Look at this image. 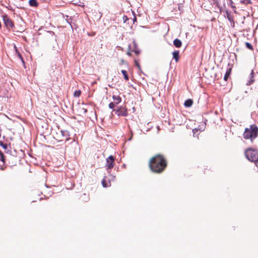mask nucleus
<instances>
[{
	"mask_svg": "<svg viewBox=\"0 0 258 258\" xmlns=\"http://www.w3.org/2000/svg\"><path fill=\"white\" fill-rule=\"evenodd\" d=\"M258 136V127L255 124H252L249 127L246 128L243 136L246 140H250L251 142Z\"/></svg>",
	"mask_w": 258,
	"mask_h": 258,
	"instance_id": "obj_2",
	"label": "nucleus"
},
{
	"mask_svg": "<svg viewBox=\"0 0 258 258\" xmlns=\"http://www.w3.org/2000/svg\"><path fill=\"white\" fill-rule=\"evenodd\" d=\"M253 71H251V74H250V75H252V74H253Z\"/></svg>",
	"mask_w": 258,
	"mask_h": 258,
	"instance_id": "obj_31",
	"label": "nucleus"
},
{
	"mask_svg": "<svg viewBox=\"0 0 258 258\" xmlns=\"http://www.w3.org/2000/svg\"><path fill=\"white\" fill-rule=\"evenodd\" d=\"M3 17L4 24L7 28H12L14 26L13 22L7 15L3 16Z\"/></svg>",
	"mask_w": 258,
	"mask_h": 258,
	"instance_id": "obj_6",
	"label": "nucleus"
},
{
	"mask_svg": "<svg viewBox=\"0 0 258 258\" xmlns=\"http://www.w3.org/2000/svg\"><path fill=\"white\" fill-rule=\"evenodd\" d=\"M114 158L112 155H110L106 159V166L107 169H111L114 166Z\"/></svg>",
	"mask_w": 258,
	"mask_h": 258,
	"instance_id": "obj_5",
	"label": "nucleus"
},
{
	"mask_svg": "<svg viewBox=\"0 0 258 258\" xmlns=\"http://www.w3.org/2000/svg\"><path fill=\"white\" fill-rule=\"evenodd\" d=\"M134 49V50H132L133 51H134L136 54L138 55L140 53V50L137 47V44L135 43V42H133Z\"/></svg>",
	"mask_w": 258,
	"mask_h": 258,
	"instance_id": "obj_11",
	"label": "nucleus"
},
{
	"mask_svg": "<svg viewBox=\"0 0 258 258\" xmlns=\"http://www.w3.org/2000/svg\"><path fill=\"white\" fill-rule=\"evenodd\" d=\"M0 160L3 162L4 165L5 164V156L3 153L0 150Z\"/></svg>",
	"mask_w": 258,
	"mask_h": 258,
	"instance_id": "obj_15",
	"label": "nucleus"
},
{
	"mask_svg": "<svg viewBox=\"0 0 258 258\" xmlns=\"http://www.w3.org/2000/svg\"><path fill=\"white\" fill-rule=\"evenodd\" d=\"M102 184L103 185V187H106L108 186V184H107V181L106 180V179L105 178H104L102 181Z\"/></svg>",
	"mask_w": 258,
	"mask_h": 258,
	"instance_id": "obj_21",
	"label": "nucleus"
},
{
	"mask_svg": "<svg viewBox=\"0 0 258 258\" xmlns=\"http://www.w3.org/2000/svg\"><path fill=\"white\" fill-rule=\"evenodd\" d=\"M29 3L32 7H37L38 6V3L36 0H30Z\"/></svg>",
	"mask_w": 258,
	"mask_h": 258,
	"instance_id": "obj_14",
	"label": "nucleus"
},
{
	"mask_svg": "<svg viewBox=\"0 0 258 258\" xmlns=\"http://www.w3.org/2000/svg\"><path fill=\"white\" fill-rule=\"evenodd\" d=\"M198 131H199V130L197 128H195L193 129V130H192L193 136L194 137H197L198 138V134L197 135L196 134L198 132Z\"/></svg>",
	"mask_w": 258,
	"mask_h": 258,
	"instance_id": "obj_22",
	"label": "nucleus"
},
{
	"mask_svg": "<svg viewBox=\"0 0 258 258\" xmlns=\"http://www.w3.org/2000/svg\"><path fill=\"white\" fill-rule=\"evenodd\" d=\"M136 20H137V18H136V17L135 16H134V19H133L134 23L135 21H136Z\"/></svg>",
	"mask_w": 258,
	"mask_h": 258,
	"instance_id": "obj_28",
	"label": "nucleus"
},
{
	"mask_svg": "<svg viewBox=\"0 0 258 258\" xmlns=\"http://www.w3.org/2000/svg\"><path fill=\"white\" fill-rule=\"evenodd\" d=\"M172 54L173 58L176 60V61H177L179 57V51H174L173 52Z\"/></svg>",
	"mask_w": 258,
	"mask_h": 258,
	"instance_id": "obj_12",
	"label": "nucleus"
},
{
	"mask_svg": "<svg viewBox=\"0 0 258 258\" xmlns=\"http://www.w3.org/2000/svg\"><path fill=\"white\" fill-rule=\"evenodd\" d=\"M131 45H128V52H127V55L128 56L131 55V51H133L132 50H131Z\"/></svg>",
	"mask_w": 258,
	"mask_h": 258,
	"instance_id": "obj_24",
	"label": "nucleus"
},
{
	"mask_svg": "<svg viewBox=\"0 0 258 258\" xmlns=\"http://www.w3.org/2000/svg\"><path fill=\"white\" fill-rule=\"evenodd\" d=\"M231 26H232V27H233L234 26V25L233 26V23H231Z\"/></svg>",
	"mask_w": 258,
	"mask_h": 258,
	"instance_id": "obj_30",
	"label": "nucleus"
},
{
	"mask_svg": "<svg viewBox=\"0 0 258 258\" xmlns=\"http://www.w3.org/2000/svg\"><path fill=\"white\" fill-rule=\"evenodd\" d=\"M245 45H246V46L247 48L249 49H251L252 50L253 49V47H252V45L249 43V42H246L245 43Z\"/></svg>",
	"mask_w": 258,
	"mask_h": 258,
	"instance_id": "obj_23",
	"label": "nucleus"
},
{
	"mask_svg": "<svg viewBox=\"0 0 258 258\" xmlns=\"http://www.w3.org/2000/svg\"><path fill=\"white\" fill-rule=\"evenodd\" d=\"M168 162L165 157L161 154L152 156L149 161V167L151 171L155 173L160 174L166 168Z\"/></svg>",
	"mask_w": 258,
	"mask_h": 258,
	"instance_id": "obj_1",
	"label": "nucleus"
},
{
	"mask_svg": "<svg viewBox=\"0 0 258 258\" xmlns=\"http://www.w3.org/2000/svg\"><path fill=\"white\" fill-rule=\"evenodd\" d=\"M250 84H251V83H250V82H249V83H247V85H250Z\"/></svg>",
	"mask_w": 258,
	"mask_h": 258,
	"instance_id": "obj_32",
	"label": "nucleus"
},
{
	"mask_svg": "<svg viewBox=\"0 0 258 258\" xmlns=\"http://www.w3.org/2000/svg\"><path fill=\"white\" fill-rule=\"evenodd\" d=\"M56 137H61V135H60V132H59V133L56 134Z\"/></svg>",
	"mask_w": 258,
	"mask_h": 258,
	"instance_id": "obj_26",
	"label": "nucleus"
},
{
	"mask_svg": "<svg viewBox=\"0 0 258 258\" xmlns=\"http://www.w3.org/2000/svg\"><path fill=\"white\" fill-rule=\"evenodd\" d=\"M112 99L113 102H110L109 104V108L110 109H113L116 105H117L121 101V98L118 95H113Z\"/></svg>",
	"mask_w": 258,
	"mask_h": 258,
	"instance_id": "obj_4",
	"label": "nucleus"
},
{
	"mask_svg": "<svg viewBox=\"0 0 258 258\" xmlns=\"http://www.w3.org/2000/svg\"><path fill=\"white\" fill-rule=\"evenodd\" d=\"M135 63H136V66H137L138 68H139V67H140V65H139V63H138L136 61H135Z\"/></svg>",
	"mask_w": 258,
	"mask_h": 258,
	"instance_id": "obj_27",
	"label": "nucleus"
},
{
	"mask_svg": "<svg viewBox=\"0 0 258 258\" xmlns=\"http://www.w3.org/2000/svg\"><path fill=\"white\" fill-rule=\"evenodd\" d=\"M81 94V90H76L74 93V96L75 97H79Z\"/></svg>",
	"mask_w": 258,
	"mask_h": 258,
	"instance_id": "obj_16",
	"label": "nucleus"
},
{
	"mask_svg": "<svg viewBox=\"0 0 258 258\" xmlns=\"http://www.w3.org/2000/svg\"><path fill=\"white\" fill-rule=\"evenodd\" d=\"M240 2L241 3L246 5L251 3V0H240Z\"/></svg>",
	"mask_w": 258,
	"mask_h": 258,
	"instance_id": "obj_17",
	"label": "nucleus"
},
{
	"mask_svg": "<svg viewBox=\"0 0 258 258\" xmlns=\"http://www.w3.org/2000/svg\"><path fill=\"white\" fill-rule=\"evenodd\" d=\"M115 113L119 116H126L127 115V110L125 107L121 106L116 110Z\"/></svg>",
	"mask_w": 258,
	"mask_h": 258,
	"instance_id": "obj_8",
	"label": "nucleus"
},
{
	"mask_svg": "<svg viewBox=\"0 0 258 258\" xmlns=\"http://www.w3.org/2000/svg\"><path fill=\"white\" fill-rule=\"evenodd\" d=\"M192 104L193 100L191 99H188L185 101L184 105L185 107H189L192 105Z\"/></svg>",
	"mask_w": 258,
	"mask_h": 258,
	"instance_id": "obj_10",
	"label": "nucleus"
},
{
	"mask_svg": "<svg viewBox=\"0 0 258 258\" xmlns=\"http://www.w3.org/2000/svg\"><path fill=\"white\" fill-rule=\"evenodd\" d=\"M230 70H229V71L228 72L227 71V72L226 73V74H225V75H224V80L225 81H227V80L228 79V76L230 75Z\"/></svg>",
	"mask_w": 258,
	"mask_h": 258,
	"instance_id": "obj_19",
	"label": "nucleus"
},
{
	"mask_svg": "<svg viewBox=\"0 0 258 258\" xmlns=\"http://www.w3.org/2000/svg\"><path fill=\"white\" fill-rule=\"evenodd\" d=\"M227 18L230 22L233 23V26H234V19H233V16L229 13H227Z\"/></svg>",
	"mask_w": 258,
	"mask_h": 258,
	"instance_id": "obj_13",
	"label": "nucleus"
},
{
	"mask_svg": "<svg viewBox=\"0 0 258 258\" xmlns=\"http://www.w3.org/2000/svg\"><path fill=\"white\" fill-rule=\"evenodd\" d=\"M246 158L250 161L255 162L258 159V150L249 148L245 150Z\"/></svg>",
	"mask_w": 258,
	"mask_h": 258,
	"instance_id": "obj_3",
	"label": "nucleus"
},
{
	"mask_svg": "<svg viewBox=\"0 0 258 258\" xmlns=\"http://www.w3.org/2000/svg\"><path fill=\"white\" fill-rule=\"evenodd\" d=\"M255 165L258 167V159L254 162Z\"/></svg>",
	"mask_w": 258,
	"mask_h": 258,
	"instance_id": "obj_25",
	"label": "nucleus"
},
{
	"mask_svg": "<svg viewBox=\"0 0 258 258\" xmlns=\"http://www.w3.org/2000/svg\"><path fill=\"white\" fill-rule=\"evenodd\" d=\"M0 146H2L4 149L7 150L8 146L6 144H4L2 141H0Z\"/></svg>",
	"mask_w": 258,
	"mask_h": 258,
	"instance_id": "obj_20",
	"label": "nucleus"
},
{
	"mask_svg": "<svg viewBox=\"0 0 258 258\" xmlns=\"http://www.w3.org/2000/svg\"><path fill=\"white\" fill-rule=\"evenodd\" d=\"M127 17L126 16H124L123 17V20L124 21V22L126 21V20H127Z\"/></svg>",
	"mask_w": 258,
	"mask_h": 258,
	"instance_id": "obj_29",
	"label": "nucleus"
},
{
	"mask_svg": "<svg viewBox=\"0 0 258 258\" xmlns=\"http://www.w3.org/2000/svg\"><path fill=\"white\" fill-rule=\"evenodd\" d=\"M173 44L176 47L179 48L181 46L182 42L180 40L178 39H175L173 41Z\"/></svg>",
	"mask_w": 258,
	"mask_h": 258,
	"instance_id": "obj_9",
	"label": "nucleus"
},
{
	"mask_svg": "<svg viewBox=\"0 0 258 258\" xmlns=\"http://www.w3.org/2000/svg\"><path fill=\"white\" fill-rule=\"evenodd\" d=\"M121 72L124 76V79L126 80H127L128 79V77L126 71L125 70H122Z\"/></svg>",
	"mask_w": 258,
	"mask_h": 258,
	"instance_id": "obj_18",
	"label": "nucleus"
},
{
	"mask_svg": "<svg viewBox=\"0 0 258 258\" xmlns=\"http://www.w3.org/2000/svg\"><path fill=\"white\" fill-rule=\"evenodd\" d=\"M60 135L61 137H56L55 138L59 142L67 141L69 140V134L67 131H60Z\"/></svg>",
	"mask_w": 258,
	"mask_h": 258,
	"instance_id": "obj_7",
	"label": "nucleus"
}]
</instances>
